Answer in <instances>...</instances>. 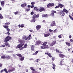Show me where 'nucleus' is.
<instances>
[{"label": "nucleus", "mask_w": 73, "mask_h": 73, "mask_svg": "<svg viewBox=\"0 0 73 73\" xmlns=\"http://www.w3.org/2000/svg\"><path fill=\"white\" fill-rule=\"evenodd\" d=\"M57 30V29H56L54 31V33H56V32Z\"/></svg>", "instance_id": "nucleus-46"}, {"label": "nucleus", "mask_w": 73, "mask_h": 73, "mask_svg": "<svg viewBox=\"0 0 73 73\" xmlns=\"http://www.w3.org/2000/svg\"><path fill=\"white\" fill-rule=\"evenodd\" d=\"M31 8H33L34 7V5H32L31 6Z\"/></svg>", "instance_id": "nucleus-60"}, {"label": "nucleus", "mask_w": 73, "mask_h": 73, "mask_svg": "<svg viewBox=\"0 0 73 73\" xmlns=\"http://www.w3.org/2000/svg\"><path fill=\"white\" fill-rule=\"evenodd\" d=\"M11 37H10L9 36H8L5 38L4 42H8V41H9V40H11Z\"/></svg>", "instance_id": "nucleus-1"}, {"label": "nucleus", "mask_w": 73, "mask_h": 73, "mask_svg": "<svg viewBox=\"0 0 73 73\" xmlns=\"http://www.w3.org/2000/svg\"><path fill=\"white\" fill-rule=\"evenodd\" d=\"M36 17H35V15H33V20L32 21H31V23H33V22H35L36 21V20L35 19V18Z\"/></svg>", "instance_id": "nucleus-2"}, {"label": "nucleus", "mask_w": 73, "mask_h": 73, "mask_svg": "<svg viewBox=\"0 0 73 73\" xmlns=\"http://www.w3.org/2000/svg\"><path fill=\"white\" fill-rule=\"evenodd\" d=\"M69 17L70 18L71 20H73V18H72V17L70 15H69Z\"/></svg>", "instance_id": "nucleus-43"}, {"label": "nucleus", "mask_w": 73, "mask_h": 73, "mask_svg": "<svg viewBox=\"0 0 73 73\" xmlns=\"http://www.w3.org/2000/svg\"><path fill=\"white\" fill-rule=\"evenodd\" d=\"M24 57H22L21 58V61H23L24 60Z\"/></svg>", "instance_id": "nucleus-44"}, {"label": "nucleus", "mask_w": 73, "mask_h": 73, "mask_svg": "<svg viewBox=\"0 0 73 73\" xmlns=\"http://www.w3.org/2000/svg\"><path fill=\"white\" fill-rule=\"evenodd\" d=\"M48 56H49V57H50V58H51L52 57V54H50V53H49L48 52Z\"/></svg>", "instance_id": "nucleus-25"}, {"label": "nucleus", "mask_w": 73, "mask_h": 73, "mask_svg": "<svg viewBox=\"0 0 73 73\" xmlns=\"http://www.w3.org/2000/svg\"><path fill=\"white\" fill-rule=\"evenodd\" d=\"M26 5L27 4L26 3H23L21 5V7L22 8H25Z\"/></svg>", "instance_id": "nucleus-10"}, {"label": "nucleus", "mask_w": 73, "mask_h": 73, "mask_svg": "<svg viewBox=\"0 0 73 73\" xmlns=\"http://www.w3.org/2000/svg\"><path fill=\"white\" fill-rule=\"evenodd\" d=\"M62 12H64L63 11H62V12H59V15H62V16H64L65 14L64 13H62Z\"/></svg>", "instance_id": "nucleus-4"}, {"label": "nucleus", "mask_w": 73, "mask_h": 73, "mask_svg": "<svg viewBox=\"0 0 73 73\" xmlns=\"http://www.w3.org/2000/svg\"><path fill=\"white\" fill-rule=\"evenodd\" d=\"M35 46L34 45H32L31 46V50H32V51H33L35 50Z\"/></svg>", "instance_id": "nucleus-16"}, {"label": "nucleus", "mask_w": 73, "mask_h": 73, "mask_svg": "<svg viewBox=\"0 0 73 73\" xmlns=\"http://www.w3.org/2000/svg\"><path fill=\"white\" fill-rule=\"evenodd\" d=\"M52 65L53 66V67H52V68L53 69H55V66H56V65L54 64H52Z\"/></svg>", "instance_id": "nucleus-33"}, {"label": "nucleus", "mask_w": 73, "mask_h": 73, "mask_svg": "<svg viewBox=\"0 0 73 73\" xmlns=\"http://www.w3.org/2000/svg\"><path fill=\"white\" fill-rule=\"evenodd\" d=\"M49 53V52H47L45 53L44 54H47V55H48V54Z\"/></svg>", "instance_id": "nucleus-64"}, {"label": "nucleus", "mask_w": 73, "mask_h": 73, "mask_svg": "<svg viewBox=\"0 0 73 73\" xmlns=\"http://www.w3.org/2000/svg\"><path fill=\"white\" fill-rule=\"evenodd\" d=\"M50 5L51 6V7H53L54 5V4L53 3H50Z\"/></svg>", "instance_id": "nucleus-35"}, {"label": "nucleus", "mask_w": 73, "mask_h": 73, "mask_svg": "<svg viewBox=\"0 0 73 73\" xmlns=\"http://www.w3.org/2000/svg\"><path fill=\"white\" fill-rule=\"evenodd\" d=\"M21 28H23V27H24V24L21 25Z\"/></svg>", "instance_id": "nucleus-41"}, {"label": "nucleus", "mask_w": 73, "mask_h": 73, "mask_svg": "<svg viewBox=\"0 0 73 73\" xmlns=\"http://www.w3.org/2000/svg\"><path fill=\"white\" fill-rule=\"evenodd\" d=\"M62 61H61L60 62L61 65H62Z\"/></svg>", "instance_id": "nucleus-59"}, {"label": "nucleus", "mask_w": 73, "mask_h": 73, "mask_svg": "<svg viewBox=\"0 0 73 73\" xmlns=\"http://www.w3.org/2000/svg\"><path fill=\"white\" fill-rule=\"evenodd\" d=\"M66 45H68V46H70V43H69L68 42H66Z\"/></svg>", "instance_id": "nucleus-36"}, {"label": "nucleus", "mask_w": 73, "mask_h": 73, "mask_svg": "<svg viewBox=\"0 0 73 73\" xmlns=\"http://www.w3.org/2000/svg\"><path fill=\"white\" fill-rule=\"evenodd\" d=\"M7 32H9V31H10V29H9V28H7Z\"/></svg>", "instance_id": "nucleus-55"}, {"label": "nucleus", "mask_w": 73, "mask_h": 73, "mask_svg": "<svg viewBox=\"0 0 73 73\" xmlns=\"http://www.w3.org/2000/svg\"><path fill=\"white\" fill-rule=\"evenodd\" d=\"M59 5V7L60 8H62L64 7V5L62 4H60Z\"/></svg>", "instance_id": "nucleus-20"}, {"label": "nucleus", "mask_w": 73, "mask_h": 73, "mask_svg": "<svg viewBox=\"0 0 73 73\" xmlns=\"http://www.w3.org/2000/svg\"><path fill=\"white\" fill-rule=\"evenodd\" d=\"M38 52V51H36L35 53H34L33 54V55H36L37 54V53Z\"/></svg>", "instance_id": "nucleus-37"}, {"label": "nucleus", "mask_w": 73, "mask_h": 73, "mask_svg": "<svg viewBox=\"0 0 73 73\" xmlns=\"http://www.w3.org/2000/svg\"><path fill=\"white\" fill-rule=\"evenodd\" d=\"M31 35H29V36L26 38V40H31V38H32V37H31Z\"/></svg>", "instance_id": "nucleus-7"}, {"label": "nucleus", "mask_w": 73, "mask_h": 73, "mask_svg": "<svg viewBox=\"0 0 73 73\" xmlns=\"http://www.w3.org/2000/svg\"><path fill=\"white\" fill-rule=\"evenodd\" d=\"M33 15H35V18H36V17H39V16H40V15H39V14H37L36 15V14H34Z\"/></svg>", "instance_id": "nucleus-30"}, {"label": "nucleus", "mask_w": 73, "mask_h": 73, "mask_svg": "<svg viewBox=\"0 0 73 73\" xmlns=\"http://www.w3.org/2000/svg\"><path fill=\"white\" fill-rule=\"evenodd\" d=\"M4 1H2L1 2V5L2 7H4Z\"/></svg>", "instance_id": "nucleus-18"}, {"label": "nucleus", "mask_w": 73, "mask_h": 73, "mask_svg": "<svg viewBox=\"0 0 73 73\" xmlns=\"http://www.w3.org/2000/svg\"><path fill=\"white\" fill-rule=\"evenodd\" d=\"M45 10L44 8H42L40 9L39 10V11L40 12H42V11H44Z\"/></svg>", "instance_id": "nucleus-19"}, {"label": "nucleus", "mask_w": 73, "mask_h": 73, "mask_svg": "<svg viewBox=\"0 0 73 73\" xmlns=\"http://www.w3.org/2000/svg\"><path fill=\"white\" fill-rule=\"evenodd\" d=\"M3 27H4V28H5L6 29H7L9 27L8 26H6V25H5L4 26H3Z\"/></svg>", "instance_id": "nucleus-34"}, {"label": "nucleus", "mask_w": 73, "mask_h": 73, "mask_svg": "<svg viewBox=\"0 0 73 73\" xmlns=\"http://www.w3.org/2000/svg\"><path fill=\"white\" fill-rule=\"evenodd\" d=\"M46 44H47V42H44L42 44V45L44 46H45V45H46Z\"/></svg>", "instance_id": "nucleus-31"}, {"label": "nucleus", "mask_w": 73, "mask_h": 73, "mask_svg": "<svg viewBox=\"0 0 73 73\" xmlns=\"http://www.w3.org/2000/svg\"><path fill=\"white\" fill-rule=\"evenodd\" d=\"M34 13L33 12H31V15H33Z\"/></svg>", "instance_id": "nucleus-54"}, {"label": "nucleus", "mask_w": 73, "mask_h": 73, "mask_svg": "<svg viewBox=\"0 0 73 73\" xmlns=\"http://www.w3.org/2000/svg\"><path fill=\"white\" fill-rule=\"evenodd\" d=\"M41 42V41L40 40L37 41L36 43L35 44V45H39V44H40Z\"/></svg>", "instance_id": "nucleus-8"}, {"label": "nucleus", "mask_w": 73, "mask_h": 73, "mask_svg": "<svg viewBox=\"0 0 73 73\" xmlns=\"http://www.w3.org/2000/svg\"><path fill=\"white\" fill-rule=\"evenodd\" d=\"M24 45V44L23 43H22L18 45L17 46V47L18 48H21V47H22Z\"/></svg>", "instance_id": "nucleus-3"}, {"label": "nucleus", "mask_w": 73, "mask_h": 73, "mask_svg": "<svg viewBox=\"0 0 73 73\" xmlns=\"http://www.w3.org/2000/svg\"><path fill=\"white\" fill-rule=\"evenodd\" d=\"M41 49H46V48H49V47H48V45H46L44 46H42L41 47Z\"/></svg>", "instance_id": "nucleus-5"}, {"label": "nucleus", "mask_w": 73, "mask_h": 73, "mask_svg": "<svg viewBox=\"0 0 73 73\" xmlns=\"http://www.w3.org/2000/svg\"><path fill=\"white\" fill-rule=\"evenodd\" d=\"M56 52L57 53H59V50L57 49L56 50Z\"/></svg>", "instance_id": "nucleus-53"}, {"label": "nucleus", "mask_w": 73, "mask_h": 73, "mask_svg": "<svg viewBox=\"0 0 73 73\" xmlns=\"http://www.w3.org/2000/svg\"><path fill=\"white\" fill-rule=\"evenodd\" d=\"M28 46V45H27V44H25V46L24 47H22L21 48V49H24V48H27V46Z\"/></svg>", "instance_id": "nucleus-22"}, {"label": "nucleus", "mask_w": 73, "mask_h": 73, "mask_svg": "<svg viewBox=\"0 0 73 73\" xmlns=\"http://www.w3.org/2000/svg\"><path fill=\"white\" fill-rule=\"evenodd\" d=\"M12 70H13V71L15 70V68H12Z\"/></svg>", "instance_id": "nucleus-61"}, {"label": "nucleus", "mask_w": 73, "mask_h": 73, "mask_svg": "<svg viewBox=\"0 0 73 73\" xmlns=\"http://www.w3.org/2000/svg\"><path fill=\"white\" fill-rule=\"evenodd\" d=\"M63 12H66V13H68V10H66L65 9H63Z\"/></svg>", "instance_id": "nucleus-17"}, {"label": "nucleus", "mask_w": 73, "mask_h": 73, "mask_svg": "<svg viewBox=\"0 0 73 73\" xmlns=\"http://www.w3.org/2000/svg\"><path fill=\"white\" fill-rule=\"evenodd\" d=\"M30 10L29 9H27V11L28 12L29 11V10Z\"/></svg>", "instance_id": "nucleus-62"}, {"label": "nucleus", "mask_w": 73, "mask_h": 73, "mask_svg": "<svg viewBox=\"0 0 73 73\" xmlns=\"http://www.w3.org/2000/svg\"><path fill=\"white\" fill-rule=\"evenodd\" d=\"M47 7L48 8H50V7H51V6H50V3H49L47 5Z\"/></svg>", "instance_id": "nucleus-27"}, {"label": "nucleus", "mask_w": 73, "mask_h": 73, "mask_svg": "<svg viewBox=\"0 0 73 73\" xmlns=\"http://www.w3.org/2000/svg\"><path fill=\"white\" fill-rule=\"evenodd\" d=\"M16 55L17 56H19V57H22V55L21 54H17Z\"/></svg>", "instance_id": "nucleus-29"}, {"label": "nucleus", "mask_w": 73, "mask_h": 73, "mask_svg": "<svg viewBox=\"0 0 73 73\" xmlns=\"http://www.w3.org/2000/svg\"><path fill=\"white\" fill-rule=\"evenodd\" d=\"M0 47L2 48L3 47H5V45L3 44L2 45H1V46H0Z\"/></svg>", "instance_id": "nucleus-45"}, {"label": "nucleus", "mask_w": 73, "mask_h": 73, "mask_svg": "<svg viewBox=\"0 0 73 73\" xmlns=\"http://www.w3.org/2000/svg\"><path fill=\"white\" fill-rule=\"evenodd\" d=\"M59 5H58V6H57L55 7V8H59Z\"/></svg>", "instance_id": "nucleus-52"}, {"label": "nucleus", "mask_w": 73, "mask_h": 73, "mask_svg": "<svg viewBox=\"0 0 73 73\" xmlns=\"http://www.w3.org/2000/svg\"><path fill=\"white\" fill-rule=\"evenodd\" d=\"M30 69H31V70H32L33 71H35V69H33V67H30Z\"/></svg>", "instance_id": "nucleus-32"}, {"label": "nucleus", "mask_w": 73, "mask_h": 73, "mask_svg": "<svg viewBox=\"0 0 73 73\" xmlns=\"http://www.w3.org/2000/svg\"><path fill=\"white\" fill-rule=\"evenodd\" d=\"M23 40L20 39H19V40H18V41L19 42H23Z\"/></svg>", "instance_id": "nucleus-40"}, {"label": "nucleus", "mask_w": 73, "mask_h": 73, "mask_svg": "<svg viewBox=\"0 0 73 73\" xmlns=\"http://www.w3.org/2000/svg\"><path fill=\"white\" fill-rule=\"evenodd\" d=\"M56 11H54L53 10L52 11V13H51V15L52 16H54V13H56Z\"/></svg>", "instance_id": "nucleus-11"}, {"label": "nucleus", "mask_w": 73, "mask_h": 73, "mask_svg": "<svg viewBox=\"0 0 73 73\" xmlns=\"http://www.w3.org/2000/svg\"><path fill=\"white\" fill-rule=\"evenodd\" d=\"M22 40H27L26 39L27 38V36L25 35H23L22 37Z\"/></svg>", "instance_id": "nucleus-12"}, {"label": "nucleus", "mask_w": 73, "mask_h": 73, "mask_svg": "<svg viewBox=\"0 0 73 73\" xmlns=\"http://www.w3.org/2000/svg\"><path fill=\"white\" fill-rule=\"evenodd\" d=\"M36 62H38V59H37L36 60Z\"/></svg>", "instance_id": "nucleus-63"}, {"label": "nucleus", "mask_w": 73, "mask_h": 73, "mask_svg": "<svg viewBox=\"0 0 73 73\" xmlns=\"http://www.w3.org/2000/svg\"><path fill=\"white\" fill-rule=\"evenodd\" d=\"M59 56L60 57H65V56H64V55L62 54H60L59 55Z\"/></svg>", "instance_id": "nucleus-21"}, {"label": "nucleus", "mask_w": 73, "mask_h": 73, "mask_svg": "<svg viewBox=\"0 0 73 73\" xmlns=\"http://www.w3.org/2000/svg\"><path fill=\"white\" fill-rule=\"evenodd\" d=\"M1 58H3V59H5V58H6V56L5 55H3L1 56Z\"/></svg>", "instance_id": "nucleus-24"}, {"label": "nucleus", "mask_w": 73, "mask_h": 73, "mask_svg": "<svg viewBox=\"0 0 73 73\" xmlns=\"http://www.w3.org/2000/svg\"><path fill=\"white\" fill-rule=\"evenodd\" d=\"M47 14H43L42 15V17H47Z\"/></svg>", "instance_id": "nucleus-23"}, {"label": "nucleus", "mask_w": 73, "mask_h": 73, "mask_svg": "<svg viewBox=\"0 0 73 73\" xmlns=\"http://www.w3.org/2000/svg\"><path fill=\"white\" fill-rule=\"evenodd\" d=\"M6 58H7V60H9V58H10V56H6Z\"/></svg>", "instance_id": "nucleus-28"}, {"label": "nucleus", "mask_w": 73, "mask_h": 73, "mask_svg": "<svg viewBox=\"0 0 73 73\" xmlns=\"http://www.w3.org/2000/svg\"><path fill=\"white\" fill-rule=\"evenodd\" d=\"M41 28V26L40 25H38L36 27V28L37 30H38L39 29H40Z\"/></svg>", "instance_id": "nucleus-15"}, {"label": "nucleus", "mask_w": 73, "mask_h": 73, "mask_svg": "<svg viewBox=\"0 0 73 73\" xmlns=\"http://www.w3.org/2000/svg\"><path fill=\"white\" fill-rule=\"evenodd\" d=\"M8 72L9 73H11L12 72H13V70H8Z\"/></svg>", "instance_id": "nucleus-38"}, {"label": "nucleus", "mask_w": 73, "mask_h": 73, "mask_svg": "<svg viewBox=\"0 0 73 73\" xmlns=\"http://www.w3.org/2000/svg\"><path fill=\"white\" fill-rule=\"evenodd\" d=\"M35 4V3L34 2H33L31 3V4H32V5H34Z\"/></svg>", "instance_id": "nucleus-49"}, {"label": "nucleus", "mask_w": 73, "mask_h": 73, "mask_svg": "<svg viewBox=\"0 0 73 73\" xmlns=\"http://www.w3.org/2000/svg\"><path fill=\"white\" fill-rule=\"evenodd\" d=\"M19 13V12H16L15 13V15H17V13Z\"/></svg>", "instance_id": "nucleus-58"}, {"label": "nucleus", "mask_w": 73, "mask_h": 73, "mask_svg": "<svg viewBox=\"0 0 73 73\" xmlns=\"http://www.w3.org/2000/svg\"><path fill=\"white\" fill-rule=\"evenodd\" d=\"M5 25H9L10 24V23L8 22V23H5Z\"/></svg>", "instance_id": "nucleus-48"}, {"label": "nucleus", "mask_w": 73, "mask_h": 73, "mask_svg": "<svg viewBox=\"0 0 73 73\" xmlns=\"http://www.w3.org/2000/svg\"><path fill=\"white\" fill-rule=\"evenodd\" d=\"M34 8L36 11H38V9H37V7H34Z\"/></svg>", "instance_id": "nucleus-39"}, {"label": "nucleus", "mask_w": 73, "mask_h": 73, "mask_svg": "<svg viewBox=\"0 0 73 73\" xmlns=\"http://www.w3.org/2000/svg\"><path fill=\"white\" fill-rule=\"evenodd\" d=\"M56 42L55 41H53L50 44V46H53L54 45H55V44H56Z\"/></svg>", "instance_id": "nucleus-9"}, {"label": "nucleus", "mask_w": 73, "mask_h": 73, "mask_svg": "<svg viewBox=\"0 0 73 73\" xmlns=\"http://www.w3.org/2000/svg\"><path fill=\"white\" fill-rule=\"evenodd\" d=\"M52 61H54V57H52Z\"/></svg>", "instance_id": "nucleus-56"}, {"label": "nucleus", "mask_w": 73, "mask_h": 73, "mask_svg": "<svg viewBox=\"0 0 73 73\" xmlns=\"http://www.w3.org/2000/svg\"><path fill=\"white\" fill-rule=\"evenodd\" d=\"M5 71V72H6V73H8V71L7 70V69L6 68L4 69V70H1L0 72L1 73H2L3 71Z\"/></svg>", "instance_id": "nucleus-6"}, {"label": "nucleus", "mask_w": 73, "mask_h": 73, "mask_svg": "<svg viewBox=\"0 0 73 73\" xmlns=\"http://www.w3.org/2000/svg\"><path fill=\"white\" fill-rule=\"evenodd\" d=\"M50 26L51 27H53V26H54V25H53V23H52L51 25H50Z\"/></svg>", "instance_id": "nucleus-57"}, {"label": "nucleus", "mask_w": 73, "mask_h": 73, "mask_svg": "<svg viewBox=\"0 0 73 73\" xmlns=\"http://www.w3.org/2000/svg\"><path fill=\"white\" fill-rule=\"evenodd\" d=\"M49 31L50 32H53V30L50 29L49 30Z\"/></svg>", "instance_id": "nucleus-51"}, {"label": "nucleus", "mask_w": 73, "mask_h": 73, "mask_svg": "<svg viewBox=\"0 0 73 73\" xmlns=\"http://www.w3.org/2000/svg\"><path fill=\"white\" fill-rule=\"evenodd\" d=\"M52 23L54 25H55V24H56V23H55V22L54 21H53Z\"/></svg>", "instance_id": "nucleus-50"}, {"label": "nucleus", "mask_w": 73, "mask_h": 73, "mask_svg": "<svg viewBox=\"0 0 73 73\" xmlns=\"http://www.w3.org/2000/svg\"><path fill=\"white\" fill-rule=\"evenodd\" d=\"M5 44L7 46H8V47H10V45L9 43L7 42H5Z\"/></svg>", "instance_id": "nucleus-13"}, {"label": "nucleus", "mask_w": 73, "mask_h": 73, "mask_svg": "<svg viewBox=\"0 0 73 73\" xmlns=\"http://www.w3.org/2000/svg\"><path fill=\"white\" fill-rule=\"evenodd\" d=\"M50 35V33H47L44 34V37H48V36H49Z\"/></svg>", "instance_id": "nucleus-14"}, {"label": "nucleus", "mask_w": 73, "mask_h": 73, "mask_svg": "<svg viewBox=\"0 0 73 73\" xmlns=\"http://www.w3.org/2000/svg\"><path fill=\"white\" fill-rule=\"evenodd\" d=\"M0 18L1 19H3V16H2V15L1 14H0Z\"/></svg>", "instance_id": "nucleus-42"}, {"label": "nucleus", "mask_w": 73, "mask_h": 73, "mask_svg": "<svg viewBox=\"0 0 73 73\" xmlns=\"http://www.w3.org/2000/svg\"><path fill=\"white\" fill-rule=\"evenodd\" d=\"M6 34H7L8 35H10V33L8 31V32L6 33Z\"/></svg>", "instance_id": "nucleus-47"}, {"label": "nucleus", "mask_w": 73, "mask_h": 73, "mask_svg": "<svg viewBox=\"0 0 73 73\" xmlns=\"http://www.w3.org/2000/svg\"><path fill=\"white\" fill-rule=\"evenodd\" d=\"M58 37L60 38H62V35L60 34V35H59L58 36Z\"/></svg>", "instance_id": "nucleus-26"}]
</instances>
